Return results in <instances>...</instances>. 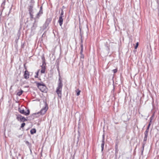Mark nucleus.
I'll list each match as a JSON object with an SVG mask.
<instances>
[{"mask_svg":"<svg viewBox=\"0 0 159 159\" xmlns=\"http://www.w3.org/2000/svg\"><path fill=\"white\" fill-rule=\"evenodd\" d=\"M63 84L62 81L61 80V77L60 76L59 78L58 83V86L57 88L56 92L58 96L61 98V90Z\"/></svg>","mask_w":159,"mask_h":159,"instance_id":"f257e3e1","label":"nucleus"},{"mask_svg":"<svg viewBox=\"0 0 159 159\" xmlns=\"http://www.w3.org/2000/svg\"><path fill=\"white\" fill-rule=\"evenodd\" d=\"M25 143L27 144V145L29 147L30 151L31 152V144L28 141H26L25 142Z\"/></svg>","mask_w":159,"mask_h":159,"instance_id":"9d476101","label":"nucleus"},{"mask_svg":"<svg viewBox=\"0 0 159 159\" xmlns=\"http://www.w3.org/2000/svg\"><path fill=\"white\" fill-rule=\"evenodd\" d=\"M148 133L144 132V137L143 138V143L144 144H145L146 143L147 140V138L148 136Z\"/></svg>","mask_w":159,"mask_h":159,"instance_id":"423d86ee","label":"nucleus"},{"mask_svg":"<svg viewBox=\"0 0 159 159\" xmlns=\"http://www.w3.org/2000/svg\"><path fill=\"white\" fill-rule=\"evenodd\" d=\"M81 50L80 52H83V47L82 44H81Z\"/></svg>","mask_w":159,"mask_h":159,"instance_id":"a878e982","label":"nucleus"},{"mask_svg":"<svg viewBox=\"0 0 159 159\" xmlns=\"http://www.w3.org/2000/svg\"><path fill=\"white\" fill-rule=\"evenodd\" d=\"M104 144V139H102V144L101 145V148H102V151L103 150Z\"/></svg>","mask_w":159,"mask_h":159,"instance_id":"f8f14e48","label":"nucleus"},{"mask_svg":"<svg viewBox=\"0 0 159 159\" xmlns=\"http://www.w3.org/2000/svg\"><path fill=\"white\" fill-rule=\"evenodd\" d=\"M51 20V18L47 19L46 21V24L48 25L50 22Z\"/></svg>","mask_w":159,"mask_h":159,"instance_id":"2eb2a0df","label":"nucleus"},{"mask_svg":"<svg viewBox=\"0 0 159 159\" xmlns=\"http://www.w3.org/2000/svg\"><path fill=\"white\" fill-rule=\"evenodd\" d=\"M76 95L77 96H79L80 94V91L78 89L76 90Z\"/></svg>","mask_w":159,"mask_h":159,"instance_id":"6ab92c4d","label":"nucleus"},{"mask_svg":"<svg viewBox=\"0 0 159 159\" xmlns=\"http://www.w3.org/2000/svg\"><path fill=\"white\" fill-rule=\"evenodd\" d=\"M113 90H112V91H111V93L112 92V91H114V86H113Z\"/></svg>","mask_w":159,"mask_h":159,"instance_id":"72a5a7b5","label":"nucleus"},{"mask_svg":"<svg viewBox=\"0 0 159 159\" xmlns=\"http://www.w3.org/2000/svg\"><path fill=\"white\" fill-rule=\"evenodd\" d=\"M83 52H80V58L84 59V55L83 54Z\"/></svg>","mask_w":159,"mask_h":159,"instance_id":"aec40b11","label":"nucleus"},{"mask_svg":"<svg viewBox=\"0 0 159 159\" xmlns=\"http://www.w3.org/2000/svg\"><path fill=\"white\" fill-rule=\"evenodd\" d=\"M138 45H139V43L138 42L136 43V45L135 46V47H134V48L135 49L137 48L138 47Z\"/></svg>","mask_w":159,"mask_h":159,"instance_id":"b1692460","label":"nucleus"},{"mask_svg":"<svg viewBox=\"0 0 159 159\" xmlns=\"http://www.w3.org/2000/svg\"><path fill=\"white\" fill-rule=\"evenodd\" d=\"M33 5H31L29 6V7L28 8V11H29V13L31 15V11L33 10Z\"/></svg>","mask_w":159,"mask_h":159,"instance_id":"6e6552de","label":"nucleus"},{"mask_svg":"<svg viewBox=\"0 0 159 159\" xmlns=\"http://www.w3.org/2000/svg\"><path fill=\"white\" fill-rule=\"evenodd\" d=\"M117 144H116V149H117Z\"/></svg>","mask_w":159,"mask_h":159,"instance_id":"f704fd0d","label":"nucleus"},{"mask_svg":"<svg viewBox=\"0 0 159 159\" xmlns=\"http://www.w3.org/2000/svg\"><path fill=\"white\" fill-rule=\"evenodd\" d=\"M152 121H151V120H150V121H149V123H151V124Z\"/></svg>","mask_w":159,"mask_h":159,"instance_id":"c9c22d12","label":"nucleus"},{"mask_svg":"<svg viewBox=\"0 0 159 159\" xmlns=\"http://www.w3.org/2000/svg\"><path fill=\"white\" fill-rule=\"evenodd\" d=\"M16 119L18 120H20L21 122H25L27 120L26 119H25L24 117H23L20 115H17Z\"/></svg>","mask_w":159,"mask_h":159,"instance_id":"20e7f679","label":"nucleus"},{"mask_svg":"<svg viewBox=\"0 0 159 159\" xmlns=\"http://www.w3.org/2000/svg\"><path fill=\"white\" fill-rule=\"evenodd\" d=\"M145 145V144H144L143 143H142V149L141 150V155H143V150H144Z\"/></svg>","mask_w":159,"mask_h":159,"instance_id":"4468645a","label":"nucleus"},{"mask_svg":"<svg viewBox=\"0 0 159 159\" xmlns=\"http://www.w3.org/2000/svg\"><path fill=\"white\" fill-rule=\"evenodd\" d=\"M61 14L62 15H63L64 14V11L63 9H61Z\"/></svg>","mask_w":159,"mask_h":159,"instance_id":"c85d7f7f","label":"nucleus"},{"mask_svg":"<svg viewBox=\"0 0 159 159\" xmlns=\"http://www.w3.org/2000/svg\"><path fill=\"white\" fill-rule=\"evenodd\" d=\"M43 13L42 7L41 6L40 7V9L39 12L37 14L36 17L34 18V19L36 20V18L39 19Z\"/></svg>","mask_w":159,"mask_h":159,"instance_id":"39448f33","label":"nucleus"},{"mask_svg":"<svg viewBox=\"0 0 159 159\" xmlns=\"http://www.w3.org/2000/svg\"><path fill=\"white\" fill-rule=\"evenodd\" d=\"M41 87H42V89H43V91L45 90V89H43V88H42V86H41Z\"/></svg>","mask_w":159,"mask_h":159,"instance_id":"4c0bfd02","label":"nucleus"},{"mask_svg":"<svg viewBox=\"0 0 159 159\" xmlns=\"http://www.w3.org/2000/svg\"><path fill=\"white\" fill-rule=\"evenodd\" d=\"M42 59H43V60H44V57H43L42 58Z\"/></svg>","mask_w":159,"mask_h":159,"instance_id":"e433bc0d","label":"nucleus"},{"mask_svg":"<svg viewBox=\"0 0 159 159\" xmlns=\"http://www.w3.org/2000/svg\"><path fill=\"white\" fill-rule=\"evenodd\" d=\"M25 123H22L20 127L21 128L24 127V126H25Z\"/></svg>","mask_w":159,"mask_h":159,"instance_id":"5701e85b","label":"nucleus"},{"mask_svg":"<svg viewBox=\"0 0 159 159\" xmlns=\"http://www.w3.org/2000/svg\"><path fill=\"white\" fill-rule=\"evenodd\" d=\"M63 21V19L62 18L59 17V19L58 20V22L59 23L60 25L61 26Z\"/></svg>","mask_w":159,"mask_h":159,"instance_id":"1a4fd4ad","label":"nucleus"},{"mask_svg":"<svg viewBox=\"0 0 159 159\" xmlns=\"http://www.w3.org/2000/svg\"><path fill=\"white\" fill-rule=\"evenodd\" d=\"M149 131V129L147 128L144 132L148 133Z\"/></svg>","mask_w":159,"mask_h":159,"instance_id":"bb28decb","label":"nucleus"},{"mask_svg":"<svg viewBox=\"0 0 159 159\" xmlns=\"http://www.w3.org/2000/svg\"><path fill=\"white\" fill-rule=\"evenodd\" d=\"M33 13H34V12H33V10L32 11H31V14H30V18H31V19H33L34 18V15H33Z\"/></svg>","mask_w":159,"mask_h":159,"instance_id":"a211bd4d","label":"nucleus"},{"mask_svg":"<svg viewBox=\"0 0 159 159\" xmlns=\"http://www.w3.org/2000/svg\"><path fill=\"white\" fill-rule=\"evenodd\" d=\"M23 92L24 91L23 90H21V91H19L17 93V95L19 96H20L22 94Z\"/></svg>","mask_w":159,"mask_h":159,"instance_id":"dca6fc26","label":"nucleus"},{"mask_svg":"<svg viewBox=\"0 0 159 159\" xmlns=\"http://www.w3.org/2000/svg\"><path fill=\"white\" fill-rule=\"evenodd\" d=\"M30 132L31 134H33L36 133V130L35 129H33L30 130Z\"/></svg>","mask_w":159,"mask_h":159,"instance_id":"ddd939ff","label":"nucleus"},{"mask_svg":"<svg viewBox=\"0 0 159 159\" xmlns=\"http://www.w3.org/2000/svg\"><path fill=\"white\" fill-rule=\"evenodd\" d=\"M29 72L27 70H25L24 74V78L26 79H28L29 77Z\"/></svg>","mask_w":159,"mask_h":159,"instance_id":"0eeeda50","label":"nucleus"},{"mask_svg":"<svg viewBox=\"0 0 159 159\" xmlns=\"http://www.w3.org/2000/svg\"><path fill=\"white\" fill-rule=\"evenodd\" d=\"M112 71L114 73H115L117 72V69H115L112 70Z\"/></svg>","mask_w":159,"mask_h":159,"instance_id":"4be33fe9","label":"nucleus"},{"mask_svg":"<svg viewBox=\"0 0 159 159\" xmlns=\"http://www.w3.org/2000/svg\"><path fill=\"white\" fill-rule=\"evenodd\" d=\"M153 116H154V115H153L150 117V120L152 121V120L153 118Z\"/></svg>","mask_w":159,"mask_h":159,"instance_id":"cd10ccee","label":"nucleus"},{"mask_svg":"<svg viewBox=\"0 0 159 159\" xmlns=\"http://www.w3.org/2000/svg\"><path fill=\"white\" fill-rule=\"evenodd\" d=\"M22 134H21V135H19L18 136V137L19 138H21L22 137Z\"/></svg>","mask_w":159,"mask_h":159,"instance_id":"473e14b6","label":"nucleus"},{"mask_svg":"<svg viewBox=\"0 0 159 159\" xmlns=\"http://www.w3.org/2000/svg\"><path fill=\"white\" fill-rule=\"evenodd\" d=\"M64 16V15H62L61 14H60V16L59 17L60 18H62Z\"/></svg>","mask_w":159,"mask_h":159,"instance_id":"2f4dec72","label":"nucleus"},{"mask_svg":"<svg viewBox=\"0 0 159 159\" xmlns=\"http://www.w3.org/2000/svg\"><path fill=\"white\" fill-rule=\"evenodd\" d=\"M150 125H151V123H149L148 125L147 126V128L149 129Z\"/></svg>","mask_w":159,"mask_h":159,"instance_id":"7c9ffc66","label":"nucleus"},{"mask_svg":"<svg viewBox=\"0 0 159 159\" xmlns=\"http://www.w3.org/2000/svg\"><path fill=\"white\" fill-rule=\"evenodd\" d=\"M80 35H81V37H82V34L83 33H82V32H81V28H80Z\"/></svg>","mask_w":159,"mask_h":159,"instance_id":"c756f323","label":"nucleus"},{"mask_svg":"<svg viewBox=\"0 0 159 159\" xmlns=\"http://www.w3.org/2000/svg\"><path fill=\"white\" fill-rule=\"evenodd\" d=\"M45 68L43 67H42V69L41 70V73H44L45 72Z\"/></svg>","mask_w":159,"mask_h":159,"instance_id":"f3484780","label":"nucleus"},{"mask_svg":"<svg viewBox=\"0 0 159 159\" xmlns=\"http://www.w3.org/2000/svg\"><path fill=\"white\" fill-rule=\"evenodd\" d=\"M39 71H38L37 73H36V75L34 76V77L35 78H38V73H39Z\"/></svg>","mask_w":159,"mask_h":159,"instance_id":"393cba45","label":"nucleus"},{"mask_svg":"<svg viewBox=\"0 0 159 159\" xmlns=\"http://www.w3.org/2000/svg\"><path fill=\"white\" fill-rule=\"evenodd\" d=\"M18 111L20 113L25 115V110L24 109L19 108Z\"/></svg>","mask_w":159,"mask_h":159,"instance_id":"9b49d317","label":"nucleus"},{"mask_svg":"<svg viewBox=\"0 0 159 159\" xmlns=\"http://www.w3.org/2000/svg\"><path fill=\"white\" fill-rule=\"evenodd\" d=\"M30 111L29 109H28L27 110V112H25V115H26V116L30 114Z\"/></svg>","mask_w":159,"mask_h":159,"instance_id":"412c9836","label":"nucleus"},{"mask_svg":"<svg viewBox=\"0 0 159 159\" xmlns=\"http://www.w3.org/2000/svg\"><path fill=\"white\" fill-rule=\"evenodd\" d=\"M37 86L42 91H43V89H42L41 86H42V88L44 89H45L46 88L45 84L43 83H37Z\"/></svg>","mask_w":159,"mask_h":159,"instance_id":"7ed1b4c3","label":"nucleus"},{"mask_svg":"<svg viewBox=\"0 0 159 159\" xmlns=\"http://www.w3.org/2000/svg\"><path fill=\"white\" fill-rule=\"evenodd\" d=\"M48 105L47 104V103L45 102V106L39 112H38L37 113H34L33 114V115H35L37 114H40L41 115H43L47 111L48 109Z\"/></svg>","mask_w":159,"mask_h":159,"instance_id":"f03ea898","label":"nucleus"}]
</instances>
